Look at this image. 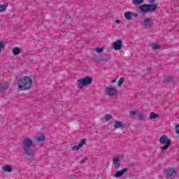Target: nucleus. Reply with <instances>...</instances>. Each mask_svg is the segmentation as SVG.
<instances>
[{
	"instance_id": "28",
	"label": "nucleus",
	"mask_w": 179,
	"mask_h": 179,
	"mask_svg": "<svg viewBox=\"0 0 179 179\" xmlns=\"http://www.w3.org/2000/svg\"><path fill=\"white\" fill-rule=\"evenodd\" d=\"M176 132L177 135H179V124H176Z\"/></svg>"
},
{
	"instance_id": "24",
	"label": "nucleus",
	"mask_w": 179,
	"mask_h": 179,
	"mask_svg": "<svg viewBox=\"0 0 179 179\" xmlns=\"http://www.w3.org/2000/svg\"><path fill=\"white\" fill-rule=\"evenodd\" d=\"M95 51L98 54H101V52H103V51H104V48H95Z\"/></svg>"
},
{
	"instance_id": "35",
	"label": "nucleus",
	"mask_w": 179,
	"mask_h": 179,
	"mask_svg": "<svg viewBox=\"0 0 179 179\" xmlns=\"http://www.w3.org/2000/svg\"><path fill=\"white\" fill-rule=\"evenodd\" d=\"M106 57H108V59H110V55H107Z\"/></svg>"
},
{
	"instance_id": "31",
	"label": "nucleus",
	"mask_w": 179,
	"mask_h": 179,
	"mask_svg": "<svg viewBox=\"0 0 179 179\" xmlns=\"http://www.w3.org/2000/svg\"><path fill=\"white\" fill-rule=\"evenodd\" d=\"M86 160H87V159H82V160L80 161V164H85V163H86Z\"/></svg>"
},
{
	"instance_id": "32",
	"label": "nucleus",
	"mask_w": 179,
	"mask_h": 179,
	"mask_svg": "<svg viewBox=\"0 0 179 179\" xmlns=\"http://www.w3.org/2000/svg\"><path fill=\"white\" fill-rule=\"evenodd\" d=\"M131 16H134V17H138V13L131 12Z\"/></svg>"
},
{
	"instance_id": "15",
	"label": "nucleus",
	"mask_w": 179,
	"mask_h": 179,
	"mask_svg": "<svg viewBox=\"0 0 179 179\" xmlns=\"http://www.w3.org/2000/svg\"><path fill=\"white\" fill-rule=\"evenodd\" d=\"M45 141V136L44 134H40L36 137V142L41 143V142H44Z\"/></svg>"
},
{
	"instance_id": "1",
	"label": "nucleus",
	"mask_w": 179,
	"mask_h": 179,
	"mask_svg": "<svg viewBox=\"0 0 179 179\" xmlns=\"http://www.w3.org/2000/svg\"><path fill=\"white\" fill-rule=\"evenodd\" d=\"M23 151L22 155L25 156V157H34L35 152L34 150H31V146L34 145L33 139L30 138H24L22 142Z\"/></svg>"
},
{
	"instance_id": "2",
	"label": "nucleus",
	"mask_w": 179,
	"mask_h": 179,
	"mask_svg": "<svg viewBox=\"0 0 179 179\" xmlns=\"http://www.w3.org/2000/svg\"><path fill=\"white\" fill-rule=\"evenodd\" d=\"M33 81L30 77L24 76L17 81V85L20 90H29L31 87Z\"/></svg>"
},
{
	"instance_id": "12",
	"label": "nucleus",
	"mask_w": 179,
	"mask_h": 179,
	"mask_svg": "<svg viewBox=\"0 0 179 179\" xmlns=\"http://www.w3.org/2000/svg\"><path fill=\"white\" fill-rule=\"evenodd\" d=\"M127 171H128V169H123L121 171H118L116 173H115L114 177H115V178H119V177H122V176H124L125 173H127Z\"/></svg>"
},
{
	"instance_id": "4",
	"label": "nucleus",
	"mask_w": 179,
	"mask_h": 179,
	"mask_svg": "<svg viewBox=\"0 0 179 179\" xmlns=\"http://www.w3.org/2000/svg\"><path fill=\"white\" fill-rule=\"evenodd\" d=\"M159 143L161 145H164V146L160 147L161 152H164V150H167V149L170 148V145H171V140H170L169 136L163 135L159 138Z\"/></svg>"
},
{
	"instance_id": "33",
	"label": "nucleus",
	"mask_w": 179,
	"mask_h": 179,
	"mask_svg": "<svg viewBox=\"0 0 179 179\" xmlns=\"http://www.w3.org/2000/svg\"><path fill=\"white\" fill-rule=\"evenodd\" d=\"M115 23H117L118 24L121 23V21L120 20H116Z\"/></svg>"
},
{
	"instance_id": "36",
	"label": "nucleus",
	"mask_w": 179,
	"mask_h": 179,
	"mask_svg": "<svg viewBox=\"0 0 179 179\" xmlns=\"http://www.w3.org/2000/svg\"><path fill=\"white\" fill-rule=\"evenodd\" d=\"M0 43H3V41H0Z\"/></svg>"
},
{
	"instance_id": "8",
	"label": "nucleus",
	"mask_w": 179,
	"mask_h": 179,
	"mask_svg": "<svg viewBox=\"0 0 179 179\" xmlns=\"http://www.w3.org/2000/svg\"><path fill=\"white\" fill-rule=\"evenodd\" d=\"M113 162L115 169H120L121 163L122 162V158L121 157V155H116L113 157Z\"/></svg>"
},
{
	"instance_id": "5",
	"label": "nucleus",
	"mask_w": 179,
	"mask_h": 179,
	"mask_svg": "<svg viewBox=\"0 0 179 179\" xmlns=\"http://www.w3.org/2000/svg\"><path fill=\"white\" fill-rule=\"evenodd\" d=\"M92 78L87 76L83 78H80L77 81V86L78 89H83L85 86H89L92 84Z\"/></svg>"
},
{
	"instance_id": "23",
	"label": "nucleus",
	"mask_w": 179,
	"mask_h": 179,
	"mask_svg": "<svg viewBox=\"0 0 179 179\" xmlns=\"http://www.w3.org/2000/svg\"><path fill=\"white\" fill-rule=\"evenodd\" d=\"M103 118L106 121H110L113 118V116L110 114H106L103 116Z\"/></svg>"
},
{
	"instance_id": "22",
	"label": "nucleus",
	"mask_w": 179,
	"mask_h": 179,
	"mask_svg": "<svg viewBox=\"0 0 179 179\" xmlns=\"http://www.w3.org/2000/svg\"><path fill=\"white\" fill-rule=\"evenodd\" d=\"M146 118V115L143 114V113H141L139 115H138V120L139 121H143L145 120Z\"/></svg>"
},
{
	"instance_id": "9",
	"label": "nucleus",
	"mask_w": 179,
	"mask_h": 179,
	"mask_svg": "<svg viewBox=\"0 0 179 179\" xmlns=\"http://www.w3.org/2000/svg\"><path fill=\"white\" fill-rule=\"evenodd\" d=\"M106 94H107V96L113 97L117 94V90L114 89V87H107L106 90Z\"/></svg>"
},
{
	"instance_id": "21",
	"label": "nucleus",
	"mask_w": 179,
	"mask_h": 179,
	"mask_svg": "<svg viewBox=\"0 0 179 179\" xmlns=\"http://www.w3.org/2000/svg\"><path fill=\"white\" fill-rule=\"evenodd\" d=\"M143 3V0H132L133 5H141Z\"/></svg>"
},
{
	"instance_id": "17",
	"label": "nucleus",
	"mask_w": 179,
	"mask_h": 179,
	"mask_svg": "<svg viewBox=\"0 0 179 179\" xmlns=\"http://www.w3.org/2000/svg\"><path fill=\"white\" fill-rule=\"evenodd\" d=\"M149 120H155V118H159V115L155 112H151L148 117Z\"/></svg>"
},
{
	"instance_id": "30",
	"label": "nucleus",
	"mask_w": 179,
	"mask_h": 179,
	"mask_svg": "<svg viewBox=\"0 0 179 179\" xmlns=\"http://www.w3.org/2000/svg\"><path fill=\"white\" fill-rule=\"evenodd\" d=\"M136 114V110H130V115H135Z\"/></svg>"
},
{
	"instance_id": "6",
	"label": "nucleus",
	"mask_w": 179,
	"mask_h": 179,
	"mask_svg": "<svg viewBox=\"0 0 179 179\" xmlns=\"http://www.w3.org/2000/svg\"><path fill=\"white\" fill-rule=\"evenodd\" d=\"M166 178L173 179L177 176V171L173 168H168L165 171Z\"/></svg>"
},
{
	"instance_id": "19",
	"label": "nucleus",
	"mask_w": 179,
	"mask_h": 179,
	"mask_svg": "<svg viewBox=\"0 0 179 179\" xmlns=\"http://www.w3.org/2000/svg\"><path fill=\"white\" fill-rule=\"evenodd\" d=\"M13 55H19L20 54V48H14L13 49Z\"/></svg>"
},
{
	"instance_id": "7",
	"label": "nucleus",
	"mask_w": 179,
	"mask_h": 179,
	"mask_svg": "<svg viewBox=\"0 0 179 179\" xmlns=\"http://www.w3.org/2000/svg\"><path fill=\"white\" fill-rule=\"evenodd\" d=\"M141 26L145 27V29H150L153 26V20L152 18L145 17L141 22Z\"/></svg>"
},
{
	"instance_id": "18",
	"label": "nucleus",
	"mask_w": 179,
	"mask_h": 179,
	"mask_svg": "<svg viewBox=\"0 0 179 179\" xmlns=\"http://www.w3.org/2000/svg\"><path fill=\"white\" fill-rule=\"evenodd\" d=\"M3 171H6V173H11L12 172V167L6 164L4 166L2 167Z\"/></svg>"
},
{
	"instance_id": "3",
	"label": "nucleus",
	"mask_w": 179,
	"mask_h": 179,
	"mask_svg": "<svg viewBox=\"0 0 179 179\" xmlns=\"http://www.w3.org/2000/svg\"><path fill=\"white\" fill-rule=\"evenodd\" d=\"M151 4H143L139 6V9L143 13H148V12H155L157 9V4L155 3V0H149Z\"/></svg>"
},
{
	"instance_id": "29",
	"label": "nucleus",
	"mask_w": 179,
	"mask_h": 179,
	"mask_svg": "<svg viewBox=\"0 0 179 179\" xmlns=\"http://www.w3.org/2000/svg\"><path fill=\"white\" fill-rule=\"evenodd\" d=\"M173 80V77H167L166 82H171Z\"/></svg>"
},
{
	"instance_id": "11",
	"label": "nucleus",
	"mask_w": 179,
	"mask_h": 179,
	"mask_svg": "<svg viewBox=\"0 0 179 179\" xmlns=\"http://www.w3.org/2000/svg\"><path fill=\"white\" fill-rule=\"evenodd\" d=\"M85 145H86V139L83 138L78 145L72 147V150H79V149L85 146Z\"/></svg>"
},
{
	"instance_id": "13",
	"label": "nucleus",
	"mask_w": 179,
	"mask_h": 179,
	"mask_svg": "<svg viewBox=\"0 0 179 179\" xmlns=\"http://www.w3.org/2000/svg\"><path fill=\"white\" fill-rule=\"evenodd\" d=\"M124 17L127 20H132V12L127 11L126 13H124Z\"/></svg>"
},
{
	"instance_id": "26",
	"label": "nucleus",
	"mask_w": 179,
	"mask_h": 179,
	"mask_svg": "<svg viewBox=\"0 0 179 179\" xmlns=\"http://www.w3.org/2000/svg\"><path fill=\"white\" fill-rule=\"evenodd\" d=\"M152 48V50H159V48H160V45L153 44Z\"/></svg>"
},
{
	"instance_id": "34",
	"label": "nucleus",
	"mask_w": 179,
	"mask_h": 179,
	"mask_svg": "<svg viewBox=\"0 0 179 179\" xmlns=\"http://www.w3.org/2000/svg\"><path fill=\"white\" fill-rule=\"evenodd\" d=\"M115 82H117L116 80H111V83H115Z\"/></svg>"
},
{
	"instance_id": "20",
	"label": "nucleus",
	"mask_w": 179,
	"mask_h": 179,
	"mask_svg": "<svg viewBox=\"0 0 179 179\" xmlns=\"http://www.w3.org/2000/svg\"><path fill=\"white\" fill-rule=\"evenodd\" d=\"M8 8V4H0V13L5 12L6 9Z\"/></svg>"
},
{
	"instance_id": "16",
	"label": "nucleus",
	"mask_w": 179,
	"mask_h": 179,
	"mask_svg": "<svg viewBox=\"0 0 179 179\" xmlns=\"http://www.w3.org/2000/svg\"><path fill=\"white\" fill-rule=\"evenodd\" d=\"M8 83H0V93L1 92H3L8 89Z\"/></svg>"
},
{
	"instance_id": "25",
	"label": "nucleus",
	"mask_w": 179,
	"mask_h": 179,
	"mask_svg": "<svg viewBox=\"0 0 179 179\" xmlns=\"http://www.w3.org/2000/svg\"><path fill=\"white\" fill-rule=\"evenodd\" d=\"M124 81H125V78H120L117 82L118 86H121L122 85V83H124Z\"/></svg>"
},
{
	"instance_id": "10",
	"label": "nucleus",
	"mask_w": 179,
	"mask_h": 179,
	"mask_svg": "<svg viewBox=\"0 0 179 179\" xmlns=\"http://www.w3.org/2000/svg\"><path fill=\"white\" fill-rule=\"evenodd\" d=\"M122 45V41L118 39L113 43V50L115 51H118L119 50H121V47Z\"/></svg>"
},
{
	"instance_id": "27",
	"label": "nucleus",
	"mask_w": 179,
	"mask_h": 179,
	"mask_svg": "<svg viewBox=\"0 0 179 179\" xmlns=\"http://www.w3.org/2000/svg\"><path fill=\"white\" fill-rule=\"evenodd\" d=\"M5 48V43L3 42L0 43V52L1 50H3Z\"/></svg>"
},
{
	"instance_id": "14",
	"label": "nucleus",
	"mask_w": 179,
	"mask_h": 179,
	"mask_svg": "<svg viewBox=\"0 0 179 179\" xmlns=\"http://www.w3.org/2000/svg\"><path fill=\"white\" fill-rule=\"evenodd\" d=\"M124 127V123L122 122L116 121L113 125V128L118 129V128H122Z\"/></svg>"
}]
</instances>
